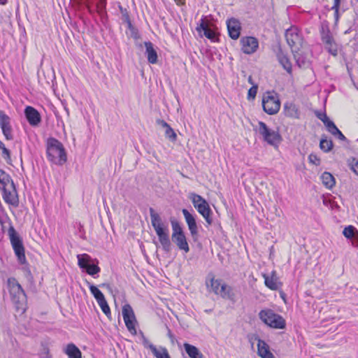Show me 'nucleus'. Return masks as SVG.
Here are the masks:
<instances>
[{"label": "nucleus", "mask_w": 358, "mask_h": 358, "mask_svg": "<svg viewBox=\"0 0 358 358\" xmlns=\"http://www.w3.org/2000/svg\"><path fill=\"white\" fill-rule=\"evenodd\" d=\"M0 127L7 140H12L13 138L10 126V118L3 110H0Z\"/></svg>", "instance_id": "4468645a"}, {"label": "nucleus", "mask_w": 358, "mask_h": 358, "mask_svg": "<svg viewBox=\"0 0 358 358\" xmlns=\"http://www.w3.org/2000/svg\"><path fill=\"white\" fill-rule=\"evenodd\" d=\"M316 116L322 122H324L326 120H327L329 118L325 113L317 112L316 113Z\"/></svg>", "instance_id": "09e8293b"}, {"label": "nucleus", "mask_w": 358, "mask_h": 358, "mask_svg": "<svg viewBox=\"0 0 358 358\" xmlns=\"http://www.w3.org/2000/svg\"><path fill=\"white\" fill-rule=\"evenodd\" d=\"M341 4V0H334V6L331 9L334 10V20L335 25H337L339 20V7Z\"/></svg>", "instance_id": "c9c22d12"}, {"label": "nucleus", "mask_w": 358, "mask_h": 358, "mask_svg": "<svg viewBox=\"0 0 358 358\" xmlns=\"http://www.w3.org/2000/svg\"><path fill=\"white\" fill-rule=\"evenodd\" d=\"M101 287H106L108 290L111 291L110 285L108 283H103L100 285Z\"/></svg>", "instance_id": "13d9d810"}, {"label": "nucleus", "mask_w": 358, "mask_h": 358, "mask_svg": "<svg viewBox=\"0 0 358 358\" xmlns=\"http://www.w3.org/2000/svg\"><path fill=\"white\" fill-rule=\"evenodd\" d=\"M277 58L280 64L282 65L283 69L287 71V73H292V64L287 57V56L284 53L281 48H279L277 52Z\"/></svg>", "instance_id": "393cba45"}, {"label": "nucleus", "mask_w": 358, "mask_h": 358, "mask_svg": "<svg viewBox=\"0 0 358 358\" xmlns=\"http://www.w3.org/2000/svg\"><path fill=\"white\" fill-rule=\"evenodd\" d=\"M265 285L271 290H278L281 286L282 283L279 282L278 277L275 275V272L273 271L271 275L269 276L266 274H264Z\"/></svg>", "instance_id": "aec40b11"}, {"label": "nucleus", "mask_w": 358, "mask_h": 358, "mask_svg": "<svg viewBox=\"0 0 358 358\" xmlns=\"http://www.w3.org/2000/svg\"><path fill=\"white\" fill-rule=\"evenodd\" d=\"M211 209L210 208V206L208 202H206L205 204H203L202 206H199L196 208V210L200 214H203V213L208 211V210Z\"/></svg>", "instance_id": "a18cd8bd"}, {"label": "nucleus", "mask_w": 358, "mask_h": 358, "mask_svg": "<svg viewBox=\"0 0 358 358\" xmlns=\"http://www.w3.org/2000/svg\"><path fill=\"white\" fill-rule=\"evenodd\" d=\"M308 159H309V161L310 163H313V164H315V165L320 164V160L316 155L310 154L308 157Z\"/></svg>", "instance_id": "de8ad7c7"}, {"label": "nucleus", "mask_w": 358, "mask_h": 358, "mask_svg": "<svg viewBox=\"0 0 358 358\" xmlns=\"http://www.w3.org/2000/svg\"><path fill=\"white\" fill-rule=\"evenodd\" d=\"M149 212L152 226L158 236L162 250L165 252L169 253L172 249V245L169 237V224L167 222L162 220L161 216L155 212L153 208H150Z\"/></svg>", "instance_id": "f257e3e1"}, {"label": "nucleus", "mask_w": 358, "mask_h": 358, "mask_svg": "<svg viewBox=\"0 0 358 358\" xmlns=\"http://www.w3.org/2000/svg\"><path fill=\"white\" fill-rule=\"evenodd\" d=\"M46 153L48 160L57 165H63L66 162L65 149L62 143L55 138H48Z\"/></svg>", "instance_id": "7ed1b4c3"}, {"label": "nucleus", "mask_w": 358, "mask_h": 358, "mask_svg": "<svg viewBox=\"0 0 358 358\" xmlns=\"http://www.w3.org/2000/svg\"><path fill=\"white\" fill-rule=\"evenodd\" d=\"M157 124L158 125L162 126V127H164L165 129L169 126V124L166 122H165L163 120H159V119L157 120Z\"/></svg>", "instance_id": "6e6d98bb"}, {"label": "nucleus", "mask_w": 358, "mask_h": 358, "mask_svg": "<svg viewBox=\"0 0 358 358\" xmlns=\"http://www.w3.org/2000/svg\"><path fill=\"white\" fill-rule=\"evenodd\" d=\"M144 45L148 62L152 64H157L158 55L156 50L153 47V44L150 41H145Z\"/></svg>", "instance_id": "4be33fe9"}, {"label": "nucleus", "mask_w": 358, "mask_h": 358, "mask_svg": "<svg viewBox=\"0 0 358 358\" xmlns=\"http://www.w3.org/2000/svg\"><path fill=\"white\" fill-rule=\"evenodd\" d=\"M120 11L122 15L121 19L123 22L129 21L130 20L129 14L127 10L123 8L122 6H119Z\"/></svg>", "instance_id": "37998d69"}, {"label": "nucleus", "mask_w": 358, "mask_h": 358, "mask_svg": "<svg viewBox=\"0 0 358 358\" xmlns=\"http://www.w3.org/2000/svg\"><path fill=\"white\" fill-rule=\"evenodd\" d=\"M184 348L186 353L190 358H204L203 355L194 345L189 343H185Z\"/></svg>", "instance_id": "a878e982"}, {"label": "nucleus", "mask_w": 358, "mask_h": 358, "mask_svg": "<svg viewBox=\"0 0 358 358\" xmlns=\"http://www.w3.org/2000/svg\"><path fill=\"white\" fill-rule=\"evenodd\" d=\"M357 246L358 247V241L357 242Z\"/></svg>", "instance_id": "69168bd1"}, {"label": "nucleus", "mask_w": 358, "mask_h": 358, "mask_svg": "<svg viewBox=\"0 0 358 358\" xmlns=\"http://www.w3.org/2000/svg\"><path fill=\"white\" fill-rule=\"evenodd\" d=\"M78 266L86 271V273L95 278L101 268L99 266V261L96 259H92L87 254H81L77 255Z\"/></svg>", "instance_id": "1a4fd4ad"}, {"label": "nucleus", "mask_w": 358, "mask_h": 358, "mask_svg": "<svg viewBox=\"0 0 358 358\" xmlns=\"http://www.w3.org/2000/svg\"><path fill=\"white\" fill-rule=\"evenodd\" d=\"M25 117L30 125L38 126L41 122V116L38 111L32 106H27L24 109Z\"/></svg>", "instance_id": "a211bd4d"}, {"label": "nucleus", "mask_w": 358, "mask_h": 358, "mask_svg": "<svg viewBox=\"0 0 358 358\" xmlns=\"http://www.w3.org/2000/svg\"><path fill=\"white\" fill-rule=\"evenodd\" d=\"M323 203L325 205V206H328L329 203L330 205V207L334 209L335 208H338V206L335 203V202H331L330 200H327V199H324L323 200Z\"/></svg>", "instance_id": "3c124183"}, {"label": "nucleus", "mask_w": 358, "mask_h": 358, "mask_svg": "<svg viewBox=\"0 0 358 358\" xmlns=\"http://www.w3.org/2000/svg\"><path fill=\"white\" fill-rule=\"evenodd\" d=\"M320 36L325 50L332 56L336 57L338 54L340 45L336 43L327 24H322Z\"/></svg>", "instance_id": "0eeeda50"}, {"label": "nucleus", "mask_w": 358, "mask_h": 358, "mask_svg": "<svg viewBox=\"0 0 358 358\" xmlns=\"http://www.w3.org/2000/svg\"><path fill=\"white\" fill-rule=\"evenodd\" d=\"M241 44L242 51L248 55L254 53L259 45L257 38L252 36L243 37L241 39Z\"/></svg>", "instance_id": "ddd939ff"}, {"label": "nucleus", "mask_w": 358, "mask_h": 358, "mask_svg": "<svg viewBox=\"0 0 358 358\" xmlns=\"http://www.w3.org/2000/svg\"><path fill=\"white\" fill-rule=\"evenodd\" d=\"M323 185L328 189H331L335 186L336 181L334 177L329 172H324L321 176Z\"/></svg>", "instance_id": "c85d7f7f"}, {"label": "nucleus", "mask_w": 358, "mask_h": 358, "mask_svg": "<svg viewBox=\"0 0 358 358\" xmlns=\"http://www.w3.org/2000/svg\"><path fill=\"white\" fill-rule=\"evenodd\" d=\"M87 285L92 294L96 299L101 310L107 317H109V315H110V309L103 293L95 285L89 282H87Z\"/></svg>", "instance_id": "f8f14e48"}, {"label": "nucleus", "mask_w": 358, "mask_h": 358, "mask_svg": "<svg viewBox=\"0 0 358 358\" xmlns=\"http://www.w3.org/2000/svg\"><path fill=\"white\" fill-rule=\"evenodd\" d=\"M204 220H206L208 225H211L213 220V211L211 209L208 210V211L203 213V214H201Z\"/></svg>", "instance_id": "79ce46f5"}, {"label": "nucleus", "mask_w": 358, "mask_h": 358, "mask_svg": "<svg viewBox=\"0 0 358 358\" xmlns=\"http://www.w3.org/2000/svg\"><path fill=\"white\" fill-rule=\"evenodd\" d=\"M4 144L2 141H0V149L3 148L4 147Z\"/></svg>", "instance_id": "e2e57ef3"}, {"label": "nucleus", "mask_w": 358, "mask_h": 358, "mask_svg": "<svg viewBox=\"0 0 358 358\" xmlns=\"http://www.w3.org/2000/svg\"><path fill=\"white\" fill-rule=\"evenodd\" d=\"M151 347V351L156 358H171L166 348L161 347L159 350L155 345Z\"/></svg>", "instance_id": "7c9ffc66"}, {"label": "nucleus", "mask_w": 358, "mask_h": 358, "mask_svg": "<svg viewBox=\"0 0 358 358\" xmlns=\"http://www.w3.org/2000/svg\"><path fill=\"white\" fill-rule=\"evenodd\" d=\"M8 291L11 301L17 311L24 313L27 307V295L17 280L10 278L7 280Z\"/></svg>", "instance_id": "f03ea898"}, {"label": "nucleus", "mask_w": 358, "mask_h": 358, "mask_svg": "<svg viewBox=\"0 0 358 358\" xmlns=\"http://www.w3.org/2000/svg\"><path fill=\"white\" fill-rule=\"evenodd\" d=\"M7 3V0H0V4L5 5Z\"/></svg>", "instance_id": "680f3d73"}, {"label": "nucleus", "mask_w": 358, "mask_h": 358, "mask_svg": "<svg viewBox=\"0 0 358 358\" xmlns=\"http://www.w3.org/2000/svg\"><path fill=\"white\" fill-rule=\"evenodd\" d=\"M172 241L180 250L187 253L189 251V247L187 241L185 234L171 236Z\"/></svg>", "instance_id": "5701e85b"}, {"label": "nucleus", "mask_w": 358, "mask_h": 358, "mask_svg": "<svg viewBox=\"0 0 358 358\" xmlns=\"http://www.w3.org/2000/svg\"><path fill=\"white\" fill-rule=\"evenodd\" d=\"M182 213L184 215L185 222L188 226L191 236L194 238L198 236L199 230L198 226L196 222V218L194 215L190 213L188 210L184 208L182 210Z\"/></svg>", "instance_id": "dca6fc26"}, {"label": "nucleus", "mask_w": 358, "mask_h": 358, "mask_svg": "<svg viewBox=\"0 0 358 358\" xmlns=\"http://www.w3.org/2000/svg\"><path fill=\"white\" fill-rule=\"evenodd\" d=\"M171 224L173 230L171 236L175 237L176 235L185 234L183 229L182 228L180 224L177 220L174 219L171 220Z\"/></svg>", "instance_id": "2f4dec72"}, {"label": "nucleus", "mask_w": 358, "mask_h": 358, "mask_svg": "<svg viewBox=\"0 0 358 358\" xmlns=\"http://www.w3.org/2000/svg\"><path fill=\"white\" fill-rule=\"evenodd\" d=\"M143 337V345H144L145 348H149L150 350H151V346L152 345H154L153 344H152L147 338H145L143 335L142 336Z\"/></svg>", "instance_id": "8fccbe9b"}, {"label": "nucleus", "mask_w": 358, "mask_h": 358, "mask_svg": "<svg viewBox=\"0 0 358 358\" xmlns=\"http://www.w3.org/2000/svg\"><path fill=\"white\" fill-rule=\"evenodd\" d=\"M320 147L324 152H329L333 148V143L330 140L322 138L320 141Z\"/></svg>", "instance_id": "f704fd0d"}, {"label": "nucleus", "mask_w": 358, "mask_h": 358, "mask_svg": "<svg viewBox=\"0 0 358 358\" xmlns=\"http://www.w3.org/2000/svg\"><path fill=\"white\" fill-rule=\"evenodd\" d=\"M189 198L196 209L207 202L201 196L193 192L189 194Z\"/></svg>", "instance_id": "c756f323"}, {"label": "nucleus", "mask_w": 358, "mask_h": 358, "mask_svg": "<svg viewBox=\"0 0 358 358\" xmlns=\"http://www.w3.org/2000/svg\"><path fill=\"white\" fill-rule=\"evenodd\" d=\"M357 141H358V138H357Z\"/></svg>", "instance_id": "338daca9"}, {"label": "nucleus", "mask_w": 358, "mask_h": 358, "mask_svg": "<svg viewBox=\"0 0 358 358\" xmlns=\"http://www.w3.org/2000/svg\"><path fill=\"white\" fill-rule=\"evenodd\" d=\"M284 113L287 117L299 119L300 113L298 107L292 102H286L284 105Z\"/></svg>", "instance_id": "b1692460"}, {"label": "nucleus", "mask_w": 358, "mask_h": 358, "mask_svg": "<svg viewBox=\"0 0 358 358\" xmlns=\"http://www.w3.org/2000/svg\"><path fill=\"white\" fill-rule=\"evenodd\" d=\"M264 110L268 115L276 114L280 108V102L276 95L267 92L262 99Z\"/></svg>", "instance_id": "9b49d317"}, {"label": "nucleus", "mask_w": 358, "mask_h": 358, "mask_svg": "<svg viewBox=\"0 0 358 358\" xmlns=\"http://www.w3.org/2000/svg\"><path fill=\"white\" fill-rule=\"evenodd\" d=\"M2 193L3 199L7 203L13 206L18 204L19 200L15 185H10L7 188L2 189Z\"/></svg>", "instance_id": "f3484780"}, {"label": "nucleus", "mask_w": 358, "mask_h": 358, "mask_svg": "<svg viewBox=\"0 0 358 358\" xmlns=\"http://www.w3.org/2000/svg\"><path fill=\"white\" fill-rule=\"evenodd\" d=\"M355 41V43H354V47L353 48L355 50H358V33H356L355 36L353 37L352 40L351 41Z\"/></svg>", "instance_id": "864d4df0"}, {"label": "nucleus", "mask_w": 358, "mask_h": 358, "mask_svg": "<svg viewBox=\"0 0 358 358\" xmlns=\"http://www.w3.org/2000/svg\"><path fill=\"white\" fill-rule=\"evenodd\" d=\"M124 23L127 24V28L129 29V31H131V29H134V28H135L134 27V25L132 24L131 20H129V21L124 22Z\"/></svg>", "instance_id": "4d7b16f0"}, {"label": "nucleus", "mask_w": 358, "mask_h": 358, "mask_svg": "<svg viewBox=\"0 0 358 358\" xmlns=\"http://www.w3.org/2000/svg\"><path fill=\"white\" fill-rule=\"evenodd\" d=\"M12 185L14 183L11 177L3 170L0 169V189L2 190Z\"/></svg>", "instance_id": "cd10ccee"}, {"label": "nucleus", "mask_w": 358, "mask_h": 358, "mask_svg": "<svg viewBox=\"0 0 358 358\" xmlns=\"http://www.w3.org/2000/svg\"><path fill=\"white\" fill-rule=\"evenodd\" d=\"M165 136L171 141H175L177 138V135L174 130L169 125L165 130Z\"/></svg>", "instance_id": "4c0bfd02"}, {"label": "nucleus", "mask_w": 358, "mask_h": 358, "mask_svg": "<svg viewBox=\"0 0 358 358\" xmlns=\"http://www.w3.org/2000/svg\"><path fill=\"white\" fill-rule=\"evenodd\" d=\"M286 41L290 47L292 53L295 57V59L298 65L301 67L306 65V62L302 60L301 64L300 63V58L298 55V52L300 50L303 43V38L297 27H292L287 29L285 31Z\"/></svg>", "instance_id": "39448f33"}, {"label": "nucleus", "mask_w": 358, "mask_h": 358, "mask_svg": "<svg viewBox=\"0 0 358 358\" xmlns=\"http://www.w3.org/2000/svg\"><path fill=\"white\" fill-rule=\"evenodd\" d=\"M2 150V155L5 159L10 158V150L7 149L5 146L1 148Z\"/></svg>", "instance_id": "603ef678"}, {"label": "nucleus", "mask_w": 358, "mask_h": 358, "mask_svg": "<svg viewBox=\"0 0 358 358\" xmlns=\"http://www.w3.org/2000/svg\"><path fill=\"white\" fill-rule=\"evenodd\" d=\"M259 317L265 324L271 328L282 329L286 327L285 319L271 309L266 308L260 310Z\"/></svg>", "instance_id": "423d86ee"}, {"label": "nucleus", "mask_w": 358, "mask_h": 358, "mask_svg": "<svg viewBox=\"0 0 358 358\" xmlns=\"http://www.w3.org/2000/svg\"><path fill=\"white\" fill-rule=\"evenodd\" d=\"M257 90H258L257 85H253V86H252L249 89L248 92V100L254 99L255 98L257 93Z\"/></svg>", "instance_id": "a19ab883"}, {"label": "nucleus", "mask_w": 358, "mask_h": 358, "mask_svg": "<svg viewBox=\"0 0 358 358\" xmlns=\"http://www.w3.org/2000/svg\"><path fill=\"white\" fill-rule=\"evenodd\" d=\"M206 285L209 292L220 296L223 299H233L234 294L231 287L221 283V280L215 279L213 273H209L206 279Z\"/></svg>", "instance_id": "20e7f679"}, {"label": "nucleus", "mask_w": 358, "mask_h": 358, "mask_svg": "<svg viewBox=\"0 0 358 358\" xmlns=\"http://www.w3.org/2000/svg\"><path fill=\"white\" fill-rule=\"evenodd\" d=\"M64 352L69 358H81L82 354L79 348L73 343H69L66 345Z\"/></svg>", "instance_id": "bb28decb"}, {"label": "nucleus", "mask_w": 358, "mask_h": 358, "mask_svg": "<svg viewBox=\"0 0 358 358\" xmlns=\"http://www.w3.org/2000/svg\"><path fill=\"white\" fill-rule=\"evenodd\" d=\"M106 1L107 0H98L97 8L99 13H101L105 10L106 6Z\"/></svg>", "instance_id": "c03bdc74"}, {"label": "nucleus", "mask_w": 358, "mask_h": 358, "mask_svg": "<svg viewBox=\"0 0 358 358\" xmlns=\"http://www.w3.org/2000/svg\"><path fill=\"white\" fill-rule=\"evenodd\" d=\"M196 30L199 33L203 31V35L212 41H215L217 39L215 31L211 28V24L205 18L201 19L200 24L197 26Z\"/></svg>", "instance_id": "2eb2a0df"}, {"label": "nucleus", "mask_w": 358, "mask_h": 358, "mask_svg": "<svg viewBox=\"0 0 358 358\" xmlns=\"http://www.w3.org/2000/svg\"><path fill=\"white\" fill-rule=\"evenodd\" d=\"M227 26L229 36L232 39L238 38L241 29L240 22L237 19L231 17L227 21Z\"/></svg>", "instance_id": "6ab92c4d"}, {"label": "nucleus", "mask_w": 358, "mask_h": 358, "mask_svg": "<svg viewBox=\"0 0 358 358\" xmlns=\"http://www.w3.org/2000/svg\"><path fill=\"white\" fill-rule=\"evenodd\" d=\"M136 322L130 321L128 319L127 313L125 311V316H124V323L125 325L128 329V331L133 335L136 334Z\"/></svg>", "instance_id": "72a5a7b5"}, {"label": "nucleus", "mask_w": 358, "mask_h": 358, "mask_svg": "<svg viewBox=\"0 0 358 358\" xmlns=\"http://www.w3.org/2000/svg\"><path fill=\"white\" fill-rule=\"evenodd\" d=\"M10 243L18 262L23 264L26 262V257L24 254V247L23 245L22 239L18 235L13 226H10L8 231Z\"/></svg>", "instance_id": "6e6552de"}, {"label": "nucleus", "mask_w": 358, "mask_h": 358, "mask_svg": "<svg viewBox=\"0 0 358 358\" xmlns=\"http://www.w3.org/2000/svg\"><path fill=\"white\" fill-rule=\"evenodd\" d=\"M323 123L325 125L327 131L331 134H332V132L336 131V129L338 128L334 122L331 121L329 118L326 120Z\"/></svg>", "instance_id": "58836bf2"}, {"label": "nucleus", "mask_w": 358, "mask_h": 358, "mask_svg": "<svg viewBox=\"0 0 358 358\" xmlns=\"http://www.w3.org/2000/svg\"><path fill=\"white\" fill-rule=\"evenodd\" d=\"M351 31H352V27H350L348 29L345 31L344 34H348L350 33Z\"/></svg>", "instance_id": "052dcab7"}, {"label": "nucleus", "mask_w": 358, "mask_h": 358, "mask_svg": "<svg viewBox=\"0 0 358 358\" xmlns=\"http://www.w3.org/2000/svg\"><path fill=\"white\" fill-rule=\"evenodd\" d=\"M258 131L264 141L271 145L278 146L282 141V137L279 132L269 129L263 122H259Z\"/></svg>", "instance_id": "9d476101"}, {"label": "nucleus", "mask_w": 358, "mask_h": 358, "mask_svg": "<svg viewBox=\"0 0 358 358\" xmlns=\"http://www.w3.org/2000/svg\"><path fill=\"white\" fill-rule=\"evenodd\" d=\"M130 31H131V36L132 38H134L135 39H137L139 38V34H138V31L137 29L134 28V29H131Z\"/></svg>", "instance_id": "5fc2aeb1"}, {"label": "nucleus", "mask_w": 358, "mask_h": 358, "mask_svg": "<svg viewBox=\"0 0 358 358\" xmlns=\"http://www.w3.org/2000/svg\"><path fill=\"white\" fill-rule=\"evenodd\" d=\"M333 136L337 137L341 141H346V137L343 134V133L337 128L336 131L332 132Z\"/></svg>", "instance_id": "49530a36"}, {"label": "nucleus", "mask_w": 358, "mask_h": 358, "mask_svg": "<svg viewBox=\"0 0 358 358\" xmlns=\"http://www.w3.org/2000/svg\"><path fill=\"white\" fill-rule=\"evenodd\" d=\"M355 228L353 226L350 225V226L346 227L344 228L343 231V234L346 238H350L353 237L354 234H355Z\"/></svg>", "instance_id": "ea45409f"}, {"label": "nucleus", "mask_w": 358, "mask_h": 358, "mask_svg": "<svg viewBox=\"0 0 358 358\" xmlns=\"http://www.w3.org/2000/svg\"><path fill=\"white\" fill-rule=\"evenodd\" d=\"M169 336L171 337V331L169 330Z\"/></svg>", "instance_id": "0e129e2a"}, {"label": "nucleus", "mask_w": 358, "mask_h": 358, "mask_svg": "<svg viewBox=\"0 0 358 358\" xmlns=\"http://www.w3.org/2000/svg\"><path fill=\"white\" fill-rule=\"evenodd\" d=\"M125 311L127 313L128 319L130 321L136 322L134 310L130 305L126 304L122 308V316L124 320Z\"/></svg>", "instance_id": "473e14b6"}, {"label": "nucleus", "mask_w": 358, "mask_h": 358, "mask_svg": "<svg viewBox=\"0 0 358 358\" xmlns=\"http://www.w3.org/2000/svg\"><path fill=\"white\" fill-rule=\"evenodd\" d=\"M248 83L250 84H251L252 86H253V85H256L255 83V82L253 81L252 77L251 76H250L249 78H248Z\"/></svg>", "instance_id": "bf43d9fd"}, {"label": "nucleus", "mask_w": 358, "mask_h": 358, "mask_svg": "<svg viewBox=\"0 0 358 358\" xmlns=\"http://www.w3.org/2000/svg\"><path fill=\"white\" fill-rule=\"evenodd\" d=\"M348 163L350 170L358 176V159L351 157L348 159Z\"/></svg>", "instance_id": "e433bc0d"}, {"label": "nucleus", "mask_w": 358, "mask_h": 358, "mask_svg": "<svg viewBox=\"0 0 358 358\" xmlns=\"http://www.w3.org/2000/svg\"><path fill=\"white\" fill-rule=\"evenodd\" d=\"M257 354L262 358H275L270 351L268 345L263 340L258 338Z\"/></svg>", "instance_id": "412c9836"}]
</instances>
